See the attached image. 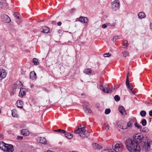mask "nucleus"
Masks as SVG:
<instances>
[{
    "mask_svg": "<svg viewBox=\"0 0 152 152\" xmlns=\"http://www.w3.org/2000/svg\"><path fill=\"white\" fill-rule=\"evenodd\" d=\"M87 104H89V103H88Z\"/></svg>",
    "mask_w": 152,
    "mask_h": 152,
    "instance_id": "61",
    "label": "nucleus"
},
{
    "mask_svg": "<svg viewBox=\"0 0 152 152\" xmlns=\"http://www.w3.org/2000/svg\"><path fill=\"white\" fill-rule=\"evenodd\" d=\"M37 140L39 142L43 144H46L47 143L46 139L44 137H39L37 138Z\"/></svg>",
    "mask_w": 152,
    "mask_h": 152,
    "instance_id": "11",
    "label": "nucleus"
},
{
    "mask_svg": "<svg viewBox=\"0 0 152 152\" xmlns=\"http://www.w3.org/2000/svg\"><path fill=\"white\" fill-rule=\"evenodd\" d=\"M84 110L85 112L86 113L91 114L92 112L90 107L86 104L84 105Z\"/></svg>",
    "mask_w": 152,
    "mask_h": 152,
    "instance_id": "14",
    "label": "nucleus"
},
{
    "mask_svg": "<svg viewBox=\"0 0 152 152\" xmlns=\"http://www.w3.org/2000/svg\"><path fill=\"white\" fill-rule=\"evenodd\" d=\"M72 10H74V11H75V9H72Z\"/></svg>",
    "mask_w": 152,
    "mask_h": 152,
    "instance_id": "58",
    "label": "nucleus"
},
{
    "mask_svg": "<svg viewBox=\"0 0 152 152\" xmlns=\"http://www.w3.org/2000/svg\"><path fill=\"white\" fill-rule=\"evenodd\" d=\"M30 86H31V88H32V87H33V86H34V85H33V84H31V85Z\"/></svg>",
    "mask_w": 152,
    "mask_h": 152,
    "instance_id": "54",
    "label": "nucleus"
},
{
    "mask_svg": "<svg viewBox=\"0 0 152 152\" xmlns=\"http://www.w3.org/2000/svg\"><path fill=\"white\" fill-rule=\"evenodd\" d=\"M58 32L59 34L61 33L62 32V31L61 30H58Z\"/></svg>",
    "mask_w": 152,
    "mask_h": 152,
    "instance_id": "51",
    "label": "nucleus"
},
{
    "mask_svg": "<svg viewBox=\"0 0 152 152\" xmlns=\"http://www.w3.org/2000/svg\"><path fill=\"white\" fill-rule=\"evenodd\" d=\"M17 12H15L14 13V15L15 17H17Z\"/></svg>",
    "mask_w": 152,
    "mask_h": 152,
    "instance_id": "48",
    "label": "nucleus"
},
{
    "mask_svg": "<svg viewBox=\"0 0 152 152\" xmlns=\"http://www.w3.org/2000/svg\"><path fill=\"white\" fill-rule=\"evenodd\" d=\"M70 152H77L72 151H71V152H70Z\"/></svg>",
    "mask_w": 152,
    "mask_h": 152,
    "instance_id": "57",
    "label": "nucleus"
},
{
    "mask_svg": "<svg viewBox=\"0 0 152 152\" xmlns=\"http://www.w3.org/2000/svg\"><path fill=\"white\" fill-rule=\"evenodd\" d=\"M86 131L85 127H83L78 128L77 130L75 131L74 132L75 134H78L82 137H87L88 136L89 134Z\"/></svg>",
    "mask_w": 152,
    "mask_h": 152,
    "instance_id": "3",
    "label": "nucleus"
},
{
    "mask_svg": "<svg viewBox=\"0 0 152 152\" xmlns=\"http://www.w3.org/2000/svg\"><path fill=\"white\" fill-rule=\"evenodd\" d=\"M12 114L13 117H17L18 115L16 113V110L15 109H14L12 110Z\"/></svg>",
    "mask_w": 152,
    "mask_h": 152,
    "instance_id": "30",
    "label": "nucleus"
},
{
    "mask_svg": "<svg viewBox=\"0 0 152 152\" xmlns=\"http://www.w3.org/2000/svg\"><path fill=\"white\" fill-rule=\"evenodd\" d=\"M148 131V128L146 127L144 128L142 130V132H147Z\"/></svg>",
    "mask_w": 152,
    "mask_h": 152,
    "instance_id": "43",
    "label": "nucleus"
},
{
    "mask_svg": "<svg viewBox=\"0 0 152 152\" xmlns=\"http://www.w3.org/2000/svg\"><path fill=\"white\" fill-rule=\"evenodd\" d=\"M6 144L3 142H0V148L1 150L4 151V149H5V146H6Z\"/></svg>",
    "mask_w": 152,
    "mask_h": 152,
    "instance_id": "29",
    "label": "nucleus"
},
{
    "mask_svg": "<svg viewBox=\"0 0 152 152\" xmlns=\"http://www.w3.org/2000/svg\"><path fill=\"white\" fill-rule=\"evenodd\" d=\"M22 134L25 136H28L29 134V133L28 130L26 129H22L21 131Z\"/></svg>",
    "mask_w": 152,
    "mask_h": 152,
    "instance_id": "17",
    "label": "nucleus"
},
{
    "mask_svg": "<svg viewBox=\"0 0 152 152\" xmlns=\"http://www.w3.org/2000/svg\"><path fill=\"white\" fill-rule=\"evenodd\" d=\"M122 45V48H126L128 46V43L127 41L125 40H123Z\"/></svg>",
    "mask_w": 152,
    "mask_h": 152,
    "instance_id": "25",
    "label": "nucleus"
},
{
    "mask_svg": "<svg viewBox=\"0 0 152 152\" xmlns=\"http://www.w3.org/2000/svg\"><path fill=\"white\" fill-rule=\"evenodd\" d=\"M79 21L84 23H87L88 21V18L87 17H84L81 16L79 19Z\"/></svg>",
    "mask_w": 152,
    "mask_h": 152,
    "instance_id": "13",
    "label": "nucleus"
},
{
    "mask_svg": "<svg viewBox=\"0 0 152 152\" xmlns=\"http://www.w3.org/2000/svg\"><path fill=\"white\" fill-rule=\"evenodd\" d=\"M17 106L18 107L20 108H23V102L21 100H18L16 103Z\"/></svg>",
    "mask_w": 152,
    "mask_h": 152,
    "instance_id": "21",
    "label": "nucleus"
},
{
    "mask_svg": "<svg viewBox=\"0 0 152 152\" xmlns=\"http://www.w3.org/2000/svg\"><path fill=\"white\" fill-rule=\"evenodd\" d=\"M54 131L61 134H64L66 133V131L65 130H62L60 129L55 130H54Z\"/></svg>",
    "mask_w": 152,
    "mask_h": 152,
    "instance_id": "31",
    "label": "nucleus"
},
{
    "mask_svg": "<svg viewBox=\"0 0 152 152\" xmlns=\"http://www.w3.org/2000/svg\"><path fill=\"white\" fill-rule=\"evenodd\" d=\"M107 27V25L106 23L104 24L103 25H102V27L104 28H106Z\"/></svg>",
    "mask_w": 152,
    "mask_h": 152,
    "instance_id": "45",
    "label": "nucleus"
},
{
    "mask_svg": "<svg viewBox=\"0 0 152 152\" xmlns=\"http://www.w3.org/2000/svg\"><path fill=\"white\" fill-rule=\"evenodd\" d=\"M23 84L20 81H17L15 84V87L16 88H21V87L22 86Z\"/></svg>",
    "mask_w": 152,
    "mask_h": 152,
    "instance_id": "20",
    "label": "nucleus"
},
{
    "mask_svg": "<svg viewBox=\"0 0 152 152\" xmlns=\"http://www.w3.org/2000/svg\"><path fill=\"white\" fill-rule=\"evenodd\" d=\"M134 126L135 127H137L138 129H141L142 128V126L139 124L138 123H136L134 124Z\"/></svg>",
    "mask_w": 152,
    "mask_h": 152,
    "instance_id": "38",
    "label": "nucleus"
},
{
    "mask_svg": "<svg viewBox=\"0 0 152 152\" xmlns=\"http://www.w3.org/2000/svg\"><path fill=\"white\" fill-rule=\"evenodd\" d=\"M26 95L25 89L24 88H20L19 95L20 96L22 97L23 96Z\"/></svg>",
    "mask_w": 152,
    "mask_h": 152,
    "instance_id": "19",
    "label": "nucleus"
},
{
    "mask_svg": "<svg viewBox=\"0 0 152 152\" xmlns=\"http://www.w3.org/2000/svg\"><path fill=\"white\" fill-rule=\"evenodd\" d=\"M118 37L117 36H115L114 37L113 39V42H115L116 40L118 39Z\"/></svg>",
    "mask_w": 152,
    "mask_h": 152,
    "instance_id": "40",
    "label": "nucleus"
},
{
    "mask_svg": "<svg viewBox=\"0 0 152 152\" xmlns=\"http://www.w3.org/2000/svg\"><path fill=\"white\" fill-rule=\"evenodd\" d=\"M1 110H0V113H1Z\"/></svg>",
    "mask_w": 152,
    "mask_h": 152,
    "instance_id": "60",
    "label": "nucleus"
},
{
    "mask_svg": "<svg viewBox=\"0 0 152 152\" xmlns=\"http://www.w3.org/2000/svg\"><path fill=\"white\" fill-rule=\"evenodd\" d=\"M140 114L142 116L144 117L146 115V112L144 110H142L140 112Z\"/></svg>",
    "mask_w": 152,
    "mask_h": 152,
    "instance_id": "35",
    "label": "nucleus"
},
{
    "mask_svg": "<svg viewBox=\"0 0 152 152\" xmlns=\"http://www.w3.org/2000/svg\"><path fill=\"white\" fill-rule=\"evenodd\" d=\"M6 75L7 73L4 70L0 69V80L4 78Z\"/></svg>",
    "mask_w": 152,
    "mask_h": 152,
    "instance_id": "10",
    "label": "nucleus"
},
{
    "mask_svg": "<svg viewBox=\"0 0 152 152\" xmlns=\"http://www.w3.org/2000/svg\"><path fill=\"white\" fill-rule=\"evenodd\" d=\"M135 119V118L132 119L130 120V121L128 123H127L126 122V125L127 127V129L129 127H131L133 125L132 122Z\"/></svg>",
    "mask_w": 152,
    "mask_h": 152,
    "instance_id": "23",
    "label": "nucleus"
},
{
    "mask_svg": "<svg viewBox=\"0 0 152 152\" xmlns=\"http://www.w3.org/2000/svg\"><path fill=\"white\" fill-rule=\"evenodd\" d=\"M141 123L142 126H145L147 124V121L145 119H142L141 121Z\"/></svg>",
    "mask_w": 152,
    "mask_h": 152,
    "instance_id": "36",
    "label": "nucleus"
},
{
    "mask_svg": "<svg viewBox=\"0 0 152 152\" xmlns=\"http://www.w3.org/2000/svg\"><path fill=\"white\" fill-rule=\"evenodd\" d=\"M17 18L18 19H20V18L18 16H17Z\"/></svg>",
    "mask_w": 152,
    "mask_h": 152,
    "instance_id": "56",
    "label": "nucleus"
},
{
    "mask_svg": "<svg viewBox=\"0 0 152 152\" xmlns=\"http://www.w3.org/2000/svg\"><path fill=\"white\" fill-rule=\"evenodd\" d=\"M106 24H107V26H112V25H111V24L109 23H106Z\"/></svg>",
    "mask_w": 152,
    "mask_h": 152,
    "instance_id": "49",
    "label": "nucleus"
},
{
    "mask_svg": "<svg viewBox=\"0 0 152 152\" xmlns=\"http://www.w3.org/2000/svg\"><path fill=\"white\" fill-rule=\"evenodd\" d=\"M1 19L3 22L6 23H8L11 21L10 18L6 14H4L1 15Z\"/></svg>",
    "mask_w": 152,
    "mask_h": 152,
    "instance_id": "7",
    "label": "nucleus"
},
{
    "mask_svg": "<svg viewBox=\"0 0 152 152\" xmlns=\"http://www.w3.org/2000/svg\"><path fill=\"white\" fill-rule=\"evenodd\" d=\"M65 136L66 137L69 139H71L73 137L72 134L67 132L65 134Z\"/></svg>",
    "mask_w": 152,
    "mask_h": 152,
    "instance_id": "28",
    "label": "nucleus"
},
{
    "mask_svg": "<svg viewBox=\"0 0 152 152\" xmlns=\"http://www.w3.org/2000/svg\"><path fill=\"white\" fill-rule=\"evenodd\" d=\"M61 24L62 23L61 21H59L57 23L58 25L59 26H61Z\"/></svg>",
    "mask_w": 152,
    "mask_h": 152,
    "instance_id": "47",
    "label": "nucleus"
},
{
    "mask_svg": "<svg viewBox=\"0 0 152 152\" xmlns=\"http://www.w3.org/2000/svg\"><path fill=\"white\" fill-rule=\"evenodd\" d=\"M30 78L32 80H35L36 78V74L34 71L30 72Z\"/></svg>",
    "mask_w": 152,
    "mask_h": 152,
    "instance_id": "16",
    "label": "nucleus"
},
{
    "mask_svg": "<svg viewBox=\"0 0 152 152\" xmlns=\"http://www.w3.org/2000/svg\"><path fill=\"white\" fill-rule=\"evenodd\" d=\"M120 84H119V85H118L117 86V88H118L120 87Z\"/></svg>",
    "mask_w": 152,
    "mask_h": 152,
    "instance_id": "55",
    "label": "nucleus"
},
{
    "mask_svg": "<svg viewBox=\"0 0 152 152\" xmlns=\"http://www.w3.org/2000/svg\"><path fill=\"white\" fill-rule=\"evenodd\" d=\"M14 151V147L11 144H7L5 146L4 151L6 152H12Z\"/></svg>",
    "mask_w": 152,
    "mask_h": 152,
    "instance_id": "6",
    "label": "nucleus"
},
{
    "mask_svg": "<svg viewBox=\"0 0 152 152\" xmlns=\"http://www.w3.org/2000/svg\"><path fill=\"white\" fill-rule=\"evenodd\" d=\"M120 4L118 0H115L112 3V9L114 11H116L119 9Z\"/></svg>",
    "mask_w": 152,
    "mask_h": 152,
    "instance_id": "4",
    "label": "nucleus"
},
{
    "mask_svg": "<svg viewBox=\"0 0 152 152\" xmlns=\"http://www.w3.org/2000/svg\"><path fill=\"white\" fill-rule=\"evenodd\" d=\"M113 152H121L123 150V145L120 142H114L112 145Z\"/></svg>",
    "mask_w": 152,
    "mask_h": 152,
    "instance_id": "2",
    "label": "nucleus"
},
{
    "mask_svg": "<svg viewBox=\"0 0 152 152\" xmlns=\"http://www.w3.org/2000/svg\"><path fill=\"white\" fill-rule=\"evenodd\" d=\"M150 28L151 29H152V23H150Z\"/></svg>",
    "mask_w": 152,
    "mask_h": 152,
    "instance_id": "50",
    "label": "nucleus"
},
{
    "mask_svg": "<svg viewBox=\"0 0 152 152\" xmlns=\"http://www.w3.org/2000/svg\"><path fill=\"white\" fill-rule=\"evenodd\" d=\"M116 125L121 129H127L126 122L125 121H118L117 122Z\"/></svg>",
    "mask_w": 152,
    "mask_h": 152,
    "instance_id": "5",
    "label": "nucleus"
},
{
    "mask_svg": "<svg viewBox=\"0 0 152 152\" xmlns=\"http://www.w3.org/2000/svg\"><path fill=\"white\" fill-rule=\"evenodd\" d=\"M122 56L123 57H126L127 56H129V52L126 51H125L123 52L122 53Z\"/></svg>",
    "mask_w": 152,
    "mask_h": 152,
    "instance_id": "33",
    "label": "nucleus"
},
{
    "mask_svg": "<svg viewBox=\"0 0 152 152\" xmlns=\"http://www.w3.org/2000/svg\"><path fill=\"white\" fill-rule=\"evenodd\" d=\"M118 109L119 111L122 115H124V114H125L126 111L123 107L121 106H119L118 108Z\"/></svg>",
    "mask_w": 152,
    "mask_h": 152,
    "instance_id": "22",
    "label": "nucleus"
},
{
    "mask_svg": "<svg viewBox=\"0 0 152 152\" xmlns=\"http://www.w3.org/2000/svg\"><path fill=\"white\" fill-rule=\"evenodd\" d=\"M145 103L146 104L149 105H151L152 104V102L151 101V102H148L147 101H145Z\"/></svg>",
    "mask_w": 152,
    "mask_h": 152,
    "instance_id": "44",
    "label": "nucleus"
},
{
    "mask_svg": "<svg viewBox=\"0 0 152 152\" xmlns=\"http://www.w3.org/2000/svg\"><path fill=\"white\" fill-rule=\"evenodd\" d=\"M111 110L110 109H107L105 110V113L106 114H108L110 112Z\"/></svg>",
    "mask_w": 152,
    "mask_h": 152,
    "instance_id": "39",
    "label": "nucleus"
},
{
    "mask_svg": "<svg viewBox=\"0 0 152 152\" xmlns=\"http://www.w3.org/2000/svg\"><path fill=\"white\" fill-rule=\"evenodd\" d=\"M146 150L149 151L152 149V141L148 142L145 144Z\"/></svg>",
    "mask_w": 152,
    "mask_h": 152,
    "instance_id": "12",
    "label": "nucleus"
},
{
    "mask_svg": "<svg viewBox=\"0 0 152 152\" xmlns=\"http://www.w3.org/2000/svg\"><path fill=\"white\" fill-rule=\"evenodd\" d=\"M143 135L141 133H137L135 136V140L136 142L138 143L140 142L143 138Z\"/></svg>",
    "mask_w": 152,
    "mask_h": 152,
    "instance_id": "8",
    "label": "nucleus"
},
{
    "mask_svg": "<svg viewBox=\"0 0 152 152\" xmlns=\"http://www.w3.org/2000/svg\"><path fill=\"white\" fill-rule=\"evenodd\" d=\"M126 83L127 88L132 91L133 88H132L131 85H129L130 83L129 81V78L128 76H127L126 77Z\"/></svg>",
    "mask_w": 152,
    "mask_h": 152,
    "instance_id": "18",
    "label": "nucleus"
},
{
    "mask_svg": "<svg viewBox=\"0 0 152 152\" xmlns=\"http://www.w3.org/2000/svg\"><path fill=\"white\" fill-rule=\"evenodd\" d=\"M23 137L22 136H18L16 138V139L18 140H21L23 138Z\"/></svg>",
    "mask_w": 152,
    "mask_h": 152,
    "instance_id": "42",
    "label": "nucleus"
},
{
    "mask_svg": "<svg viewBox=\"0 0 152 152\" xmlns=\"http://www.w3.org/2000/svg\"><path fill=\"white\" fill-rule=\"evenodd\" d=\"M138 18L140 19L144 18L145 17V13L143 12H140L138 14Z\"/></svg>",
    "mask_w": 152,
    "mask_h": 152,
    "instance_id": "26",
    "label": "nucleus"
},
{
    "mask_svg": "<svg viewBox=\"0 0 152 152\" xmlns=\"http://www.w3.org/2000/svg\"><path fill=\"white\" fill-rule=\"evenodd\" d=\"M104 55L105 57H109L111 56V54L110 53H107L104 54Z\"/></svg>",
    "mask_w": 152,
    "mask_h": 152,
    "instance_id": "41",
    "label": "nucleus"
},
{
    "mask_svg": "<svg viewBox=\"0 0 152 152\" xmlns=\"http://www.w3.org/2000/svg\"><path fill=\"white\" fill-rule=\"evenodd\" d=\"M50 31L49 28L47 26H45L43 27L41 32L43 33H48Z\"/></svg>",
    "mask_w": 152,
    "mask_h": 152,
    "instance_id": "24",
    "label": "nucleus"
},
{
    "mask_svg": "<svg viewBox=\"0 0 152 152\" xmlns=\"http://www.w3.org/2000/svg\"><path fill=\"white\" fill-rule=\"evenodd\" d=\"M127 148L130 152H140V148L138 144L134 140L128 139L125 141Z\"/></svg>",
    "mask_w": 152,
    "mask_h": 152,
    "instance_id": "1",
    "label": "nucleus"
},
{
    "mask_svg": "<svg viewBox=\"0 0 152 152\" xmlns=\"http://www.w3.org/2000/svg\"><path fill=\"white\" fill-rule=\"evenodd\" d=\"M109 125L108 123H105L104 124L103 127L105 128L106 131H107L109 129Z\"/></svg>",
    "mask_w": 152,
    "mask_h": 152,
    "instance_id": "32",
    "label": "nucleus"
},
{
    "mask_svg": "<svg viewBox=\"0 0 152 152\" xmlns=\"http://www.w3.org/2000/svg\"><path fill=\"white\" fill-rule=\"evenodd\" d=\"M99 87L101 90L104 93H111L112 92V90L110 89H108L106 88H104L102 85H100Z\"/></svg>",
    "mask_w": 152,
    "mask_h": 152,
    "instance_id": "9",
    "label": "nucleus"
},
{
    "mask_svg": "<svg viewBox=\"0 0 152 152\" xmlns=\"http://www.w3.org/2000/svg\"><path fill=\"white\" fill-rule=\"evenodd\" d=\"M33 62L35 65H37L39 64V62L38 59L36 58H34L33 59Z\"/></svg>",
    "mask_w": 152,
    "mask_h": 152,
    "instance_id": "34",
    "label": "nucleus"
},
{
    "mask_svg": "<svg viewBox=\"0 0 152 152\" xmlns=\"http://www.w3.org/2000/svg\"><path fill=\"white\" fill-rule=\"evenodd\" d=\"M112 26H114L115 25V23H113V24H111Z\"/></svg>",
    "mask_w": 152,
    "mask_h": 152,
    "instance_id": "53",
    "label": "nucleus"
},
{
    "mask_svg": "<svg viewBox=\"0 0 152 152\" xmlns=\"http://www.w3.org/2000/svg\"><path fill=\"white\" fill-rule=\"evenodd\" d=\"M61 143H62V142H59V144H61Z\"/></svg>",
    "mask_w": 152,
    "mask_h": 152,
    "instance_id": "59",
    "label": "nucleus"
},
{
    "mask_svg": "<svg viewBox=\"0 0 152 152\" xmlns=\"http://www.w3.org/2000/svg\"><path fill=\"white\" fill-rule=\"evenodd\" d=\"M3 6H2V3H1V2H0V7H2Z\"/></svg>",
    "mask_w": 152,
    "mask_h": 152,
    "instance_id": "52",
    "label": "nucleus"
},
{
    "mask_svg": "<svg viewBox=\"0 0 152 152\" xmlns=\"http://www.w3.org/2000/svg\"><path fill=\"white\" fill-rule=\"evenodd\" d=\"M91 69L88 68V69H85L83 71V72L88 75H90L91 73Z\"/></svg>",
    "mask_w": 152,
    "mask_h": 152,
    "instance_id": "27",
    "label": "nucleus"
},
{
    "mask_svg": "<svg viewBox=\"0 0 152 152\" xmlns=\"http://www.w3.org/2000/svg\"><path fill=\"white\" fill-rule=\"evenodd\" d=\"M93 148L95 150H100L102 149V147L99 144L95 143L92 144Z\"/></svg>",
    "mask_w": 152,
    "mask_h": 152,
    "instance_id": "15",
    "label": "nucleus"
},
{
    "mask_svg": "<svg viewBox=\"0 0 152 152\" xmlns=\"http://www.w3.org/2000/svg\"><path fill=\"white\" fill-rule=\"evenodd\" d=\"M114 99L115 101L118 102L120 99V96L118 95H115L114 97Z\"/></svg>",
    "mask_w": 152,
    "mask_h": 152,
    "instance_id": "37",
    "label": "nucleus"
},
{
    "mask_svg": "<svg viewBox=\"0 0 152 152\" xmlns=\"http://www.w3.org/2000/svg\"><path fill=\"white\" fill-rule=\"evenodd\" d=\"M149 114L150 116H152V110L149 112Z\"/></svg>",
    "mask_w": 152,
    "mask_h": 152,
    "instance_id": "46",
    "label": "nucleus"
}]
</instances>
